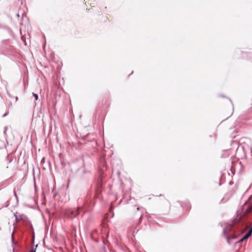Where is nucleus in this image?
<instances>
[{"instance_id":"9d476101","label":"nucleus","mask_w":252,"mask_h":252,"mask_svg":"<svg viewBox=\"0 0 252 252\" xmlns=\"http://www.w3.org/2000/svg\"><path fill=\"white\" fill-rule=\"evenodd\" d=\"M32 95L34 96L35 100H37L38 98V94H35L34 93H32Z\"/></svg>"},{"instance_id":"39448f33","label":"nucleus","mask_w":252,"mask_h":252,"mask_svg":"<svg viewBox=\"0 0 252 252\" xmlns=\"http://www.w3.org/2000/svg\"><path fill=\"white\" fill-rule=\"evenodd\" d=\"M243 210L245 215H247L252 212V195L249 197L248 200L244 204Z\"/></svg>"},{"instance_id":"f8f14e48","label":"nucleus","mask_w":252,"mask_h":252,"mask_svg":"<svg viewBox=\"0 0 252 252\" xmlns=\"http://www.w3.org/2000/svg\"><path fill=\"white\" fill-rule=\"evenodd\" d=\"M244 241V239H243V238H242L241 239H240L239 241L236 242L235 243L236 244V243H240V242H241L242 241Z\"/></svg>"},{"instance_id":"9b49d317","label":"nucleus","mask_w":252,"mask_h":252,"mask_svg":"<svg viewBox=\"0 0 252 252\" xmlns=\"http://www.w3.org/2000/svg\"><path fill=\"white\" fill-rule=\"evenodd\" d=\"M34 238H35L34 233V232H33L32 235V244L34 243Z\"/></svg>"},{"instance_id":"f3484780","label":"nucleus","mask_w":252,"mask_h":252,"mask_svg":"<svg viewBox=\"0 0 252 252\" xmlns=\"http://www.w3.org/2000/svg\"><path fill=\"white\" fill-rule=\"evenodd\" d=\"M15 99H16V101H17V100H18V97H17V96H16V97H15Z\"/></svg>"},{"instance_id":"423d86ee","label":"nucleus","mask_w":252,"mask_h":252,"mask_svg":"<svg viewBox=\"0 0 252 252\" xmlns=\"http://www.w3.org/2000/svg\"><path fill=\"white\" fill-rule=\"evenodd\" d=\"M14 217L15 218V220L16 221H19L20 220L26 221L27 220L26 216L22 214H20L19 213L16 212L14 214Z\"/></svg>"},{"instance_id":"0eeeda50","label":"nucleus","mask_w":252,"mask_h":252,"mask_svg":"<svg viewBox=\"0 0 252 252\" xmlns=\"http://www.w3.org/2000/svg\"><path fill=\"white\" fill-rule=\"evenodd\" d=\"M251 235V232H248L244 236H243V239H244V240H245L247 239L249 237H250Z\"/></svg>"},{"instance_id":"ddd939ff","label":"nucleus","mask_w":252,"mask_h":252,"mask_svg":"<svg viewBox=\"0 0 252 252\" xmlns=\"http://www.w3.org/2000/svg\"><path fill=\"white\" fill-rule=\"evenodd\" d=\"M7 94L10 97H12V95L10 94L9 92L7 91Z\"/></svg>"},{"instance_id":"dca6fc26","label":"nucleus","mask_w":252,"mask_h":252,"mask_svg":"<svg viewBox=\"0 0 252 252\" xmlns=\"http://www.w3.org/2000/svg\"><path fill=\"white\" fill-rule=\"evenodd\" d=\"M44 160H45V158H42V160H41V162L44 161Z\"/></svg>"},{"instance_id":"a211bd4d","label":"nucleus","mask_w":252,"mask_h":252,"mask_svg":"<svg viewBox=\"0 0 252 252\" xmlns=\"http://www.w3.org/2000/svg\"><path fill=\"white\" fill-rule=\"evenodd\" d=\"M12 105V102H10V103H9V106H11Z\"/></svg>"},{"instance_id":"aec40b11","label":"nucleus","mask_w":252,"mask_h":252,"mask_svg":"<svg viewBox=\"0 0 252 252\" xmlns=\"http://www.w3.org/2000/svg\"><path fill=\"white\" fill-rule=\"evenodd\" d=\"M137 210H139V207H137Z\"/></svg>"},{"instance_id":"1a4fd4ad","label":"nucleus","mask_w":252,"mask_h":252,"mask_svg":"<svg viewBox=\"0 0 252 252\" xmlns=\"http://www.w3.org/2000/svg\"><path fill=\"white\" fill-rule=\"evenodd\" d=\"M37 246H38V245H37V244H36V245H35V248L32 247V248L31 249V250L30 251V252H35V251H36V248H37Z\"/></svg>"},{"instance_id":"f03ea898","label":"nucleus","mask_w":252,"mask_h":252,"mask_svg":"<svg viewBox=\"0 0 252 252\" xmlns=\"http://www.w3.org/2000/svg\"><path fill=\"white\" fill-rule=\"evenodd\" d=\"M223 228V235L226 238L227 242L230 244V239H235L237 236L234 233L236 230V226L235 224L225 223L223 226L221 225Z\"/></svg>"},{"instance_id":"7ed1b4c3","label":"nucleus","mask_w":252,"mask_h":252,"mask_svg":"<svg viewBox=\"0 0 252 252\" xmlns=\"http://www.w3.org/2000/svg\"><path fill=\"white\" fill-rule=\"evenodd\" d=\"M99 179L98 180L96 184L97 191L100 192L101 188L102 186V179L103 178V174L105 170L107 169L106 163L104 159H102L98 165Z\"/></svg>"},{"instance_id":"f257e3e1","label":"nucleus","mask_w":252,"mask_h":252,"mask_svg":"<svg viewBox=\"0 0 252 252\" xmlns=\"http://www.w3.org/2000/svg\"><path fill=\"white\" fill-rule=\"evenodd\" d=\"M92 206L91 201H86L82 207L67 210L65 212V215L69 219L76 218L80 211H83L84 214L90 211L92 209Z\"/></svg>"},{"instance_id":"6ab92c4d","label":"nucleus","mask_w":252,"mask_h":252,"mask_svg":"<svg viewBox=\"0 0 252 252\" xmlns=\"http://www.w3.org/2000/svg\"><path fill=\"white\" fill-rule=\"evenodd\" d=\"M6 129H7V127H5V131H4V133H5Z\"/></svg>"},{"instance_id":"20e7f679","label":"nucleus","mask_w":252,"mask_h":252,"mask_svg":"<svg viewBox=\"0 0 252 252\" xmlns=\"http://www.w3.org/2000/svg\"><path fill=\"white\" fill-rule=\"evenodd\" d=\"M13 46L9 39L2 40L0 43V53L5 54L12 50Z\"/></svg>"},{"instance_id":"4468645a","label":"nucleus","mask_w":252,"mask_h":252,"mask_svg":"<svg viewBox=\"0 0 252 252\" xmlns=\"http://www.w3.org/2000/svg\"><path fill=\"white\" fill-rule=\"evenodd\" d=\"M248 232H251V234L252 235V227H251V229L249 230Z\"/></svg>"},{"instance_id":"2eb2a0df","label":"nucleus","mask_w":252,"mask_h":252,"mask_svg":"<svg viewBox=\"0 0 252 252\" xmlns=\"http://www.w3.org/2000/svg\"><path fill=\"white\" fill-rule=\"evenodd\" d=\"M8 114V112L5 113L4 114H3V115L2 117H5V116H6Z\"/></svg>"},{"instance_id":"6e6552de","label":"nucleus","mask_w":252,"mask_h":252,"mask_svg":"<svg viewBox=\"0 0 252 252\" xmlns=\"http://www.w3.org/2000/svg\"><path fill=\"white\" fill-rule=\"evenodd\" d=\"M11 241H12V245H15L16 244V242H15L14 240V232H13L12 234Z\"/></svg>"}]
</instances>
